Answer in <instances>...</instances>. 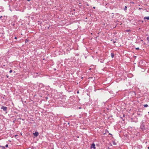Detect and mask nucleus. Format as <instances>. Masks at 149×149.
Masks as SVG:
<instances>
[{
	"label": "nucleus",
	"instance_id": "f257e3e1",
	"mask_svg": "<svg viewBox=\"0 0 149 149\" xmlns=\"http://www.w3.org/2000/svg\"><path fill=\"white\" fill-rule=\"evenodd\" d=\"M140 128L142 131H144L145 130V123L142 122L140 126Z\"/></svg>",
	"mask_w": 149,
	"mask_h": 149
},
{
	"label": "nucleus",
	"instance_id": "f03ea898",
	"mask_svg": "<svg viewBox=\"0 0 149 149\" xmlns=\"http://www.w3.org/2000/svg\"><path fill=\"white\" fill-rule=\"evenodd\" d=\"M91 149L93 148L94 149H95L96 148L95 146V145L94 143H93L92 144H91Z\"/></svg>",
	"mask_w": 149,
	"mask_h": 149
},
{
	"label": "nucleus",
	"instance_id": "7ed1b4c3",
	"mask_svg": "<svg viewBox=\"0 0 149 149\" xmlns=\"http://www.w3.org/2000/svg\"><path fill=\"white\" fill-rule=\"evenodd\" d=\"M1 109H3V111H6L7 110V107H6L2 106L1 107Z\"/></svg>",
	"mask_w": 149,
	"mask_h": 149
},
{
	"label": "nucleus",
	"instance_id": "20e7f679",
	"mask_svg": "<svg viewBox=\"0 0 149 149\" xmlns=\"http://www.w3.org/2000/svg\"><path fill=\"white\" fill-rule=\"evenodd\" d=\"M33 134L34 136H35L36 137H37L38 136L39 134L38 132H36L35 133H33Z\"/></svg>",
	"mask_w": 149,
	"mask_h": 149
},
{
	"label": "nucleus",
	"instance_id": "39448f33",
	"mask_svg": "<svg viewBox=\"0 0 149 149\" xmlns=\"http://www.w3.org/2000/svg\"><path fill=\"white\" fill-rule=\"evenodd\" d=\"M144 19H147L148 20L149 19V17H144Z\"/></svg>",
	"mask_w": 149,
	"mask_h": 149
},
{
	"label": "nucleus",
	"instance_id": "423d86ee",
	"mask_svg": "<svg viewBox=\"0 0 149 149\" xmlns=\"http://www.w3.org/2000/svg\"><path fill=\"white\" fill-rule=\"evenodd\" d=\"M111 57L112 58H113L114 56V54L113 53H111Z\"/></svg>",
	"mask_w": 149,
	"mask_h": 149
},
{
	"label": "nucleus",
	"instance_id": "0eeeda50",
	"mask_svg": "<svg viewBox=\"0 0 149 149\" xmlns=\"http://www.w3.org/2000/svg\"><path fill=\"white\" fill-rule=\"evenodd\" d=\"M148 105H147V104H145V105H144V107H148Z\"/></svg>",
	"mask_w": 149,
	"mask_h": 149
},
{
	"label": "nucleus",
	"instance_id": "6e6552de",
	"mask_svg": "<svg viewBox=\"0 0 149 149\" xmlns=\"http://www.w3.org/2000/svg\"><path fill=\"white\" fill-rule=\"evenodd\" d=\"M147 41H148V42L149 43V37H148L147 38Z\"/></svg>",
	"mask_w": 149,
	"mask_h": 149
},
{
	"label": "nucleus",
	"instance_id": "1a4fd4ad",
	"mask_svg": "<svg viewBox=\"0 0 149 149\" xmlns=\"http://www.w3.org/2000/svg\"><path fill=\"white\" fill-rule=\"evenodd\" d=\"M127 7L126 6H125V8L124 9V10H127Z\"/></svg>",
	"mask_w": 149,
	"mask_h": 149
},
{
	"label": "nucleus",
	"instance_id": "9d476101",
	"mask_svg": "<svg viewBox=\"0 0 149 149\" xmlns=\"http://www.w3.org/2000/svg\"><path fill=\"white\" fill-rule=\"evenodd\" d=\"M136 49L137 50H139V48L137 47V48H136Z\"/></svg>",
	"mask_w": 149,
	"mask_h": 149
},
{
	"label": "nucleus",
	"instance_id": "9b49d317",
	"mask_svg": "<svg viewBox=\"0 0 149 149\" xmlns=\"http://www.w3.org/2000/svg\"><path fill=\"white\" fill-rule=\"evenodd\" d=\"M12 72V70H10V71H9V72L10 73H11V72Z\"/></svg>",
	"mask_w": 149,
	"mask_h": 149
},
{
	"label": "nucleus",
	"instance_id": "f8f14e48",
	"mask_svg": "<svg viewBox=\"0 0 149 149\" xmlns=\"http://www.w3.org/2000/svg\"><path fill=\"white\" fill-rule=\"evenodd\" d=\"M5 146L6 147H8V144H6Z\"/></svg>",
	"mask_w": 149,
	"mask_h": 149
},
{
	"label": "nucleus",
	"instance_id": "ddd939ff",
	"mask_svg": "<svg viewBox=\"0 0 149 149\" xmlns=\"http://www.w3.org/2000/svg\"><path fill=\"white\" fill-rule=\"evenodd\" d=\"M77 93H79V91H77Z\"/></svg>",
	"mask_w": 149,
	"mask_h": 149
},
{
	"label": "nucleus",
	"instance_id": "4468645a",
	"mask_svg": "<svg viewBox=\"0 0 149 149\" xmlns=\"http://www.w3.org/2000/svg\"><path fill=\"white\" fill-rule=\"evenodd\" d=\"M15 39H17V38L16 37H15Z\"/></svg>",
	"mask_w": 149,
	"mask_h": 149
},
{
	"label": "nucleus",
	"instance_id": "2eb2a0df",
	"mask_svg": "<svg viewBox=\"0 0 149 149\" xmlns=\"http://www.w3.org/2000/svg\"><path fill=\"white\" fill-rule=\"evenodd\" d=\"M113 144H114V145H116V144L115 143H113Z\"/></svg>",
	"mask_w": 149,
	"mask_h": 149
},
{
	"label": "nucleus",
	"instance_id": "dca6fc26",
	"mask_svg": "<svg viewBox=\"0 0 149 149\" xmlns=\"http://www.w3.org/2000/svg\"><path fill=\"white\" fill-rule=\"evenodd\" d=\"M123 117H124V116H125V115H124V114H123Z\"/></svg>",
	"mask_w": 149,
	"mask_h": 149
},
{
	"label": "nucleus",
	"instance_id": "f3484780",
	"mask_svg": "<svg viewBox=\"0 0 149 149\" xmlns=\"http://www.w3.org/2000/svg\"><path fill=\"white\" fill-rule=\"evenodd\" d=\"M2 17V16H1L0 17V18H1Z\"/></svg>",
	"mask_w": 149,
	"mask_h": 149
},
{
	"label": "nucleus",
	"instance_id": "a211bd4d",
	"mask_svg": "<svg viewBox=\"0 0 149 149\" xmlns=\"http://www.w3.org/2000/svg\"><path fill=\"white\" fill-rule=\"evenodd\" d=\"M148 149H149V147H148Z\"/></svg>",
	"mask_w": 149,
	"mask_h": 149
},
{
	"label": "nucleus",
	"instance_id": "6ab92c4d",
	"mask_svg": "<svg viewBox=\"0 0 149 149\" xmlns=\"http://www.w3.org/2000/svg\"><path fill=\"white\" fill-rule=\"evenodd\" d=\"M109 134H110V135H112V134H110V133H109Z\"/></svg>",
	"mask_w": 149,
	"mask_h": 149
},
{
	"label": "nucleus",
	"instance_id": "aec40b11",
	"mask_svg": "<svg viewBox=\"0 0 149 149\" xmlns=\"http://www.w3.org/2000/svg\"><path fill=\"white\" fill-rule=\"evenodd\" d=\"M94 8H95V7H93Z\"/></svg>",
	"mask_w": 149,
	"mask_h": 149
},
{
	"label": "nucleus",
	"instance_id": "412c9836",
	"mask_svg": "<svg viewBox=\"0 0 149 149\" xmlns=\"http://www.w3.org/2000/svg\"><path fill=\"white\" fill-rule=\"evenodd\" d=\"M67 41H66V42L67 43Z\"/></svg>",
	"mask_w": 149,
	"mask_h": 149
},
{
	"label": "nucleus",
	"instance_id": "4be33fe9",
	"mask_svg": "<svg viewBox=\"0 0 149 149\" xmlns=\"http://www.w3.org/2000/svg\"><path fill=\"white\" fill-rule=\"evenodd\" d=\"M128 31H129V30H127Z\"/></svg>",
	"mask_w": 149,
	"mask_h": 149
},
{
	"label": "nucleus",
	"instance_id": "5701e85b",
	"mask_svg": "<svg viewBox=\"0 0 149 149\" xmlns=\"http://www.w3.org/2000/svg\"><path fill=\"white\" fill-rule=\"evenodd\" d=\"M128 31H129V30H127Z\"/></svg>",
	"mask_w": 149,
	"mask_h": 149
},
{
	"label": "nucleus",
	"instance_id": "b1692460",
	"mask_svg": "<svg viewBox=\"0 0 149 149\" xmlns=\"http://www.w3.org/2000/svg\"><path fill=\"white\" fill-rule=\"evenodd\" d=\"M128 31H129V30H127Z\"/></svg>",
	"mask_w": 149,
	"mask_h": 149
}]
</instances>
